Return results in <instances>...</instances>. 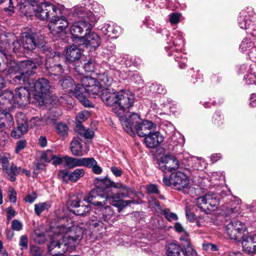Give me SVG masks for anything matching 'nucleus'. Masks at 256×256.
I'll use <instances>...</instances> for the list:
<instances>
[{
	"mask_svg": "<svg viewBox=\"0 0 256 256\" xmlns=\"http://www.w3.org/2000/svg\"><path fill=\"white\" fill-rule=\"evenodd\" d=\"M95 188L87 197V202L95 206L105 205L106 202L118 208L120 212L122 208L133 203L132 200H123L128 196L130 189L122 182H114L108 177L94 180Z\"/></svg>",
	"mask_w": 256,
	"mask_h": 256,
	"instance_id": "f257e3e1",
	"label": "nucleus"
},
{
	"mask_svg": "<svg viewBox=\"0 0 256 256\" xmlns=\"http://www.w3.org/2000/svg\"><path fill=\"white\" fill-rule=\"evenodd\" d=\"M54 237L48 246L52 254L72 252L79 244L84 234L82 227L74 224L72 219L63 217L56 226H51Z\"/></svg>",
	"mask_w": 256,
	"mask_h": 256,
	"instance_id": "f03ea898",
	"label": "nucleus"
},
{
	"mask_svg": "<svg viewBox=\"0 0 256 256\" xmlns=\"http://www.w3.org/2000/svg\"><path fill=\"white\" fill-rule=\"evenodd\" d=\"M103 8L96 2H90L84 0V2L74 8L73 16L80 20L73 23L70 28V32L76 37H78L85 32L86 34L90 31L98 21Z\"/></svg>",
	"mask_w": 256,
	"mask_h": 256,
	"instance_id": "7ed1b4c3",
	"label": "nucleus"
},
{
	"mask_svg": "<svg viewBox=\"0 0 256 256\" xmlns=\"http://www.w3.org/2000/svg\"><path fill=\"white\" fill-rule=\"evenodd\" d=\"M21 44L23 48L27 50H32L36 48H39L44 53L48 58H54L56 52L52 50L42 36H40L36 33L24 34L21 38Z\"/></svg>",
	"mask_w": 256,
	"mask_h": 256,
	"instance_id": "20e7f679",
	"label": "nucleus"
},
{
	"mask_svg": "<svg viewBox=\"0 0 256 256\" xmlns=\"http://www.w3.org/2000/svg\"><path fill=\"white\" fill-rule=\"evenodd\" d=\"M183 42L182 33L176 30L174 33V36H170L168 38L167 46H165V50L168 55L174 56L175 60L180 63L179 66L182 69L185 68L186 63L187 62L186 58L178 51Z\"/></svg>",
	"mask_w": 256,
	"mask_h": 256,
	"instance_id": "39448f33",
	"label": "nucleus"
},
{
	"mask_svg": "<svg viewBox=\"0 0 256 256\" xmlns=\"http://www.w3.org/2000/svg\"><path fill=\"white\" fill-rule=\"evenodd\" d=\"M162 182L166 186H173L177 190H182L188 188L189 180L188 176L180 171L172 172L169 178L164 175Z\"/></svg>",
	"mask_w": 256,
	"mask_h": 256,
	"instance_id": "423d86ee",
	"label": "nucleus"
},
{
	"mask_svg": "<svg viewBox=\"0 0 256 256\" xmlns=\"http://www.w3.org/2000/svg\"><path fill=\"white\" fill-rule=\"evenodd\" d=\"M218 202L217 195L212 192L207 193L196 200V204L198 208L201 211L207 214L214 210L217 208Z\"/></svg>",
	"mask_w": 256,
	"mask_h": 256,
	"instance_id": "0eeeda50",
	"label": "nucleus"
},
{
	"mask_svg": "<svg viewBox=\"0 0 256 256\" xmlns=\"http://www.w3.org/2000/svg\"><path fill=\"white\" fill-rule=\"evenodd\" d=\"M124 130L130 136H134L135 132L142 120L136 113L126 112L124 114L118 116Z\"/></svg>",
	"mask_w": 256,
	"mask_h": 256,
	"instance_id": "6e6552de",
	"label": "nucleus"
},
{
	"mask_svg": "<svg viewBox=\"0 0 256 256\" xmlns=\"http://www.w3.org/2000/svg\"><path fill=\"white\" fill-rule=\"evenodd\" d=\"M134 97L128 91L120 92L118 104L112 108V112L118 116L124 114L133 106Z\"/></svg>",
	"mask_w": 256,
	"mask_h": 256,
	"instance_id": "1a4fd4ad",
	"label": "nucleus"
},
{
	"mask_svg": "<svg viewBox=\"0 0 256 256\" xmlns=\"http://www.w3.org/2000/svg\"><path fill=\"white\" fill-rule=\"evenodd\" d=\"M77 79L80 80V84H77V89L84 90V94H88L90 96L95 97L102 87L98 80L94 78L88 76H84L83 74H80Z\"/></svg>",
	"mask_w": 256,
	"mask_h": 256,
	"instance_id": "9d476101",
	"label": "nucleus"
},
{
	"mask_svg": "<svg viewBox=\"0 0 256 256\" xmlns=\"http://www.w3.org/2000/svg\"><path fill=\"white\" fill-rule=\"evenodd\" d=\"M84 200L87 202V204H84L76 196H72L68 202L70 210L78 216H83L88 213L90 210V206L86 200L87 198Z\"/></svg>",
	"mask_w": 256,
	"mask_h": 256,
	"instance_id": "9b49d317",
	"label": "nucleus"
},
{
	"mask_svg": "<svg viewBox=\"0 0 256 256\" xmlns=\"http://www.w3.org/2000/svg\"><path fill=\"white\" fill-rule=\"evenodd\" d=\"M68 25V22L66 18L63 16H52V19L48 24L49 29L54 36H59L61 34L65 33L66 28Z\"/></svg>",
	"mask_w": 256,
	"mask_h": 256,
	"instance_id": "f8f14e48",
	"label": "nucleus"
},
{
	"mask_svg": "<svg viewBox=\"0 0 256 256\" xmlns=\"http://www.w3.org/2000/svg\"><path fill=\"white\" fill-rule=\"evenodd\" d=\"M57 8L48 2H42L36 6L34 11L36 17L42 20L48 19L50 15L54 16Z\"/></svg>",
	"mask_w": 256,
	"mask_h": 256,
	"instance_id": "ddd939ff",
	"label": "nucleus"
},
{
	"mask_svg": "<svg viewBox=\"0 0 256 256\" xmlns=\"http://www.w3.org/2000/svg\"><path fill=\"white\" fill-rule=\"evenodd\" d=\"M254 20L253 16H250L246 12L243 11L240 13L238 21V24L241 28L248 30L251 27L252 30H249L248 32L252 36L256 38V22L254 23Z\"/></svg>",
	"mask_w": 256,
	"mask_h": 256,
	"instance_id": "4468645a",
	"label": "nucleus"
},
{
	"mask_svg": "<svg viewBox=\"0 0 256 256\" xmlns=\"http://www.w3.org/2000/svg\"><path fill=\"white\" fill-rule=\"evenodd\" d=\"M246 230L244 224L237 220H234L228 224L226 227V231L231 239L238 240L242 234Z\"/></svg>",
	"mask_w": 256,
	"mask_h": 256,
	"instance_id": "2eb2a0df",
	"label": "nucleus"
},
{
	"mask_svg": "<svg viewBox=\"0 0 256 256\" xmlns=\"http://www.w3.org/2000/svg\"><path fill=\"white\" fill-rule=\"evenodd\" d=\"M158 166L165 173L172 172L178 168L179 162L175 156L166 155L161 158Z\"/></svg>",
	"mask_w": 256,
	"mask_h": 256,
	"instance_id": "dca6fc26",
	"label": "nucleus"
},
{
	"mask_svg": "<svg viewBox=\"0 0 256 256\" xmlns=\"http://www.w3.org/2000/svg\"><path fill=\"white\" fill-rule=\"evenodd\" d=\"M80 40L84 44L91 50H96L102 42L100 36L93 32H88L84 36H80Z\"/></svg>",
	"mask_w": 256,
	"mask_h": 256,
	"instance_id": "f3484780",
	"label": "nucleus"
},
{
	"mask_svg": "<svg viewBox=\"0 0 256 256\" xmlns=\"http://www.w3.org/2000/svg\"><path fill=\"white\" fill-rule=\"evenodd\" d=\"M120 92L112 88H104L100 94L102 102L107 106L115 107L118 104Z\"/></svg>",
	"mask_w": 256,
	"mask_h": 256,
	"instance_id": "a211bd4d",
	"label": "nucleus"
},
{
	"mask_svg": "<svg viewBox=\"0 0 256 256\" xmlns=\"http://www.w3.org/2000/svg\"><path fill=\"white\" fill-rule=\"evenodd\" d=\"M14 96L16 104L22 106L30 103V94L25 87L20 86L16 88Z\"/></svg>",
	"mask_w": 256,
	"mask_h": 256,
	"instance_id": "6ab92c4d",
	"label": "nucleus"
},
{
	"mask_svg": "<svg viewBox=\"0 0 256 256\" xmlns=\"http://www.w3.org/2000/svg\"><path fill=\"white\" fill-rule=\"evenodd\" d=\"M156 124L151 121L142 120L135 132H136L140 137H145L152 132L156 131Z\"/></svg>",
	"mask_w": 256,
	"mask_h": 256,
	"instance_id": "aec40b11",
	"label": "nucleus"
},
{
	"mask_svg": "<svg viewBox=\"0 0 256 256\" xmlns=\"http://www.w3.org/2000/svg\"><path fill=\"white\" fill-rule=\"evenodd\" d=\"M243 250L248 254L256 252V234L242 237Z\"/></svg>",
	"mask_w": 256,
	"mask_h": 256,
	"instance_id": "412c9836",
	"label": "nucleus"
},
{
	"mask_svg": "<svg viewBox=\"0 0 256 256\" xmlns=\"http://www.w3.org/2000/svg\"><path fill=\"white\" fill-rule=\"evenodd\" d=\"M81 56L80 50L76 45H71L66 48V62L68 64L78 62Z\"/></svg>",
	"mask_w": 256,
	"mask_h": 256,
	"instance_id": "4be33fe9",
	"label": "nucleus"
},
{
	"mask_svg": "<svg viewBox=\"0 0 256 256\" xmlns=\"http://www.w3.org/2000/svg\"><path fill=\"white\" fill-rule=\"evenodd\" d=\"M164 140V137L158 131L152 132L145 136L144 142L147 147L154 148L158 146Z\"/></svg>",
	"mask_w": 256,
	"mask_h": 256,
	"instance_id": "5701e85b",
	"label": "nucleus"
},
{
	"mask_svg": "<svg viewBox=\"0 0 256 256\" xmlns=\"http://www.w3.org/2000/svg\"><path fill=\"white\" fill-rule=\"evenodd\" d=\"M50 87L49 81L46 78H39L34 84V90L40 97L43 96L44 94H48L50 92Z\"/></svg>",
	"mask_w": 256,
	"mask_h": 256,
	"instance_id": "b1692460",
	"label": "nucleus"
},
{
	"mask_svg": "<svg viewBox=\"0 0 256 256\" xmlns=\"http://www.w3.org/2000/svg\"><path fill=\"white\" fill-rule=\"evenodd\" d=\"M62 88L68 93L75 95V91L77 90V84H76L74 80L70 76H63L59 81Z\"/></svg>",
	"mask_w": 256,
	"mask_h": 256,
	"instance_id": "393cba45",
	"label": "nucleus"
},
{
	"mask_svg": "<svg viewBox=\"0 0 256 256\" xmlns=\"http://www.w3.org/2000/svg\"><path fill=\"white\" fill-rule=\"evenodd\" d=\"M101 30L104 34L107 35L108 37L116 38L120 33L121 28L116 25L105 24L101 28Z\"/></svg>",
	"mask_w": 256,
	"mask_h": 256,
	"instance_id": "a878e982",
	"label": "nucleus"
},
{
	"mask_svg": "<svg viewBox=\"0 0 256 256\" xmlns=\"http://www.w3.org/2000/svg\"><path fill=\"white\" fill-rule=\"evenodd\" d=\"M104 205L98 206V208H101L100 210L102 212V218L103 220L108 223H111L114 222V220H116V219L115 218L112 208L108 206L102 207Z\"/></svg>",
	"mask_w": 256,
	"mask_h": 256,
	"instance_id": "bb28decb",
	"label": "nucleus"
},
{
	"mask_svg": "<svg viewBox=\"0 0 256 256\" xmlns=\"http://www.w3.org/2000/svg\"><path fill=\"white\" fill-rule=\"evenodd\" d=\"M20 167H17L14 164H12L2 170L6 174L7 178L11 182H14L16 180V176L20 174Z\"/></svg>",
	"mask_w": 256,
	"mask_h": 256,
	"instance_id": "cd10ccee",
	"label": "nucleus"
},
{
	"mask_svg": "<svg viewBox=\"0 0 256 256\" xmlns=\"http://www.w3.org/2000/svg\"><path fill=\"white\" fill-rule=\"evenodd\" d=\"M166 254L168 256H185L182 248L176 243H170L166 246Z\"/></svg>",
	"mask_w": 256,
	"mask_h": 256,
	"instance_id": "c85d7f7f",
	"label": "nucleus"
},
{
	"mask_svg": "<svg viewBox=\"0 0 256 256\" xmlns=\"http://www.w3.org/2000/svg\"><path fill=\"white\" fill-rule=\"evenodd\" d=\"M43 58L39 56H36V58H32L31 60H28L23 62L22 66H25L26 69L32 70L33 73V70L36 68L37 66H40L42 64Z\"/></svg>",
	"mask_w": 256,
	"mask_h": 256,
	"instance_id": "c756f323",
	"label": "nucleus"
},
{
	"mask_svg": "<svg viewBox=\"0 0 256 256\" xmlns=\"http://www.w3.org/2000/svg\"><path fill=\"white\" fill-rule=\"evenodd\" d=\"M61 114L58 110L55 109L51 110L44 116L46 125L54 124L58 120Z\"/></svg>",
	"mask_w": 256,
	"mask_h": 256,
	"instance_id": "7c9ffc66",
	"label": "nucleus"
},
{
	"mask_svg": "<svg viewBox=\"0 0 256 256\" xmlns=\"http://www.w3.org/2000/svg\"><path fill=\"white\" fill-rule=\"evenodd\" d=\"M2 124L1 128H10L14 124V120L12 115L8 112H5L2 110Z\"/></svg>",
	"mask_w": 256,
	"mask_h": 256,
	"instance_id": "2f4dec72",
	"label": "nucleus"
},
{
	"mask_svg": "<svg viewBox=\"0 0 256 256\" xmlns=\"http://www.w3.org/2000/svg\"><path fill=\"white\" fill-rule=\"evenodd\" d=\"M0 100L4 104H16L14 92L9 90H4L0 93Z\"/></svg>",
	"mask_w": 256,
	"mask_h": 256,
	"instance_id": "473e14b6",
	"label": "nucleus"
},
{
	"mask_svg": "<svg viewBox=\"0 0 256 256\" xmlns=\"http://www.w3.org/2000/svg\"><path fill=\"white\" fill-rule=\"evenodd\" d=\"M97 80L100 84L102 88L103 87H108L111 86L113 79L109 76L108 72L100 74L97 78Z\"/></svg>",
	"mask_w": 256,
	"mask_h": 256,
	"instance_id": "72a5a7b5",
	"label": "nucleus"
},
{
	"mask_svg": "<svg viewBox=\"0 0 256 256\" xmlns=\"http://www.w3.org/2000/svg\"><path fill=\"white\" fill-rule=\"evenodd\" d=\"M70 150L72 154L75 156H82L84 154L82 150V145L77 138H74L71 142Z\"/></svg>",
	"mask_w": 256,
	"mask_h": 256,
	"instance_id": "f704fd0d",
	"label": "nucleus"
},
{
	"mask_svg": "<svg viewBox=\"0 0 256 256\" xmlns=\"http://www.w3.org/2000/svg\"><path fill=\"white\" fill-rule=\"evenodd\" d=\"M74 96L80 100V102L86 107H93L92 104L86 98V94H84V90L81 88L80 90H76L75 91Z\"/></svg>",
	"mask_w": 256,
	"mask_h": 256,
	"instance_id": "c9c22d12",
	"label": "nucleus"
},
{
	"mask_svg": "<svg viewBox=\"0 0 256 256\" xmlns=\"http://www.w3.org/2000/svg\"><path fill=\"white\" fill-rule=\"evenodd\" d=\"M46 125L44 118L39 116H34L31 118L29 121V126L31 128H34L36 130L40 129L41 128Z\"/></svg>",
	"mask_w": 256,
	"mask_h": 256,
	"instance_id": "e433bc0d",
	"label": "nucleus"
},
{
	"mask_svg": "<svg viewBox=\"0 0 256 256\" xmlns=\"http://www.w3.org/2000/svg\"><path fill=\"white\" fill-rule=\"evenodd\" d=\"M32 74V71L29 70L27 69L26 72H23L14 77L12 78V82L15 84H21L22 82L24 83L28 81V76Z\"/></svg>",
	"mask_w": 256,
	"mask_h": 256,
	"instance_id": "4c0bfd02",
	"label": "nucleus"
},
{
	"mask_svg": "<svg viewBox=\"0 0 256 256\" xmlns=\"http://www.w3.org/2000/svg\"><path fill=\"white\" fill-rule=\"evenodd\" d=\"M64 166L68 168L80 166V158H74L67 156H64Z\"/></svg>",
	"mask_w": 256,
	"mask_h": 256,
	"instance_id": "58836bf2",
	"label": "nucleus"
},
{
	"mask_svg": "<svg viewBox=\"0 0 256 256\" xmlns=\"http://www.w3.org/2000/svg\"><path fill=\"white\" fill-rule=\"evenodd\" d=\"M253 46L252 42L250 39L245 38L242 40L239 48L241 52H244L248 50L251 48V52L253 50V53H254V51H256V48H254Z\"/></svg>",
	"mask_w": 256,
	"mask_h": 256,
	"instance_id": "ea45409f",
	"label": "nucleus"
},
{
	"mask_svg": "<svg viewBox=\"0 0 256 256\" xmlns=\"http://www.w3.org/2000/svg\"><path fill=\"white\" fill-rule=\"evenodd\" d=\"M17 126L20 127H26L28 129V119L25 114L22 112H18L16 116Z\"/></svg>",
	"mask_w": 256,
	"mask_h": 256,
	"instance_id": "a19ab883",
	"label": "nucleus"
},
{
	"mask_svg": "<svg viewBox=\"0 0 256 256\" xmlns=\"http://www.w3.org/2000/svg\"><path fill=\"white\" fill-rule=\"evenodd\" d=\"M50 206L48 202H40L34 205V212L37 216H40V214L45 210H48Z\"/></svg>",
	"mask_w": 256,
	"mask_h": 256,
	"instance_id": "79ce46f5",
	"label": "nucleus"
},
{
	"mask_svg": "<svg viewBox=\"0 0 256 256\" xmlns=\"http://www.w3.org/2000/svg\"><path fill=\"white\" fill-rule=\"evenodd\" d=\"M28 130L26 129V127H20L17 126V128L13 129L12 131L11 136L12 138L18 139L26 134L28 132Z\"/></svg>",
	"mask_w": 256,
	"mask_h": 256,
	"instance_id": "37998d69",
	"label": "nucleus"
},
{
	"mask_svg": "<svg viewBox=\"0 0 256 256\" xmlns=\"http://www.w3.org/2000/svg\"><path fill=\"white\" fill-rule=\"evenodd\" d=\"M56 130L57 133L62 136H64L67 135L68 128V126L62 122H58L56 126Z\"/></svg>",
	"mask_w": 256,
	"mask_h": 256,
	"instance_id": "c03bdc74",
	"label": "nucleus"
},
{
	"mask_svg": "<svg viewBox=\"0 0 256 256\" xmlns=\"http://www.w3.org/2000/svg\"><path fill=\"white\" fill-rule=\"evenodd\" d=\"M84 174V171L82 168H77L70 172V182H76Z\"/></svg>",
	"mask_w": 256,
	"mask_h": 256,
	"instance_id": "a18cd8bd",
	"label": "nucleus"
},
{
	"mask_svg": "<svg viewBox=\"0 0 256 256\" xmlns=\"http://www.w3.org/2000/svg\"><path fill=\"white\" fill-rule=\"evenodd\" d=\"M96 160L93 158H80V166H84L91 168L94 164H96Z\"/></svg>",
	"mask_w": 256,
	"mask_h": 256,
	"instance_id": "49530a36",
	"label": "nucleus"
},
{
	"mask_svg": "<svg viewBox=\"0 0 256 256\" xmlns=\"http://www.w3.org/2000/svg\"><path fill=\"white\" fill-rule=\"evenodd\" d=\"M10 160V155L8 153L0 154V162L2 164V170L10 165L8 163Z\"/></svg>",
	"mask_w": 256,
	"mask_h": 256,
	"instance_id": "de8ad7c7",
	"label": "nucleus"
},
{
	"mask_svg": "<svg viewBox=\"0 0 256 256\" xmlns=\"http://www.w3.org/2000/svg\"><path fill=\"white\" fill-rule=\"evenodd\" d=\"M202 160V158H201L194 157L188 161L189 164L192 165V168L193 170H200L202 168L200 166Z\"/></svg>",
	"mask_w": 256,
	"mask_h": 256,
	"instance_id": "09e8293b",
	"label": "nucleus"
},
{
	"mask_svg": "<svg viewBox=\"0 0 256 256\" xmlns=\"http://www.w3.org/2000/svg\"><path fill=\"white\" fill-rule=\"evenodd\" d=\"M147 190L148 192V193H150V194H158V198L161 200L164 199V196L163 195L160 194L158 187L156 184H149L147 186Z\"/></svg>",
	"mask_w": 256,
	"mask_h": 256,
	"instance_id": "8fccbe9b",
	"label": "nucleus"
},
{
	"mask_svg": "<svg viewBox=\"0 0 256 256\" xmlns=\"http://www.w3.org/2000/svg\"><path fill=\"white\" fill-rule=\"evenodd\" d=\"M58 176L66 182L70 181V172H69L67 170H60L58 173Z\"/></svg>",
	"mask_w": 256,
	"mask_h": 256,
	"instance_id": "3c124183",
	"label": "nucleus"
},
{
	"mask_svg": "<svg viewBox=\"0 0 256 256\" xmlns=\"http://www.w3.org/2000/svg\"><path fill=\"white\" fill-rule=\"evenodd\" d=\"M48 70L49 72L51 73V74L55 76L59 75L63 72L62 66L60 64H55L52 66H50Z\"/></svg>",
	"mask_w": 256,
	"mask_h": 256,
	"instance_id": "603ef678",
	"label": "nucleus"
},
{
	"mask_svg": "<svg viewBox=\"0 0 256 256\" xmlns=\"http://www.w3.org/2000/svg\"><path fill=\"white\" fill-rule=\"evenodd\" d=\"M90 116V112L87 110H84L78 113L76 116V122H82L86 120Z\"/></svg>",
	"mask_w": 256,
	"mask_h": 256,
	"instance_id": "864d4df0",
	"label": "nucleus"
},
{
	"mask_svg": "<svg viewBox=\"0 0 256 256\" xmlns=\"http://www.w3.org/2000/svg\"><path fill=\"white\" fill-rule=\"evenodd\" d=\"M163 214L168 221L176 220L178 219L176 214L174 212H170L168 208L164 210Z\"/></svg>",
	"mask_w": 256,
	"mask_h": 256,
	"instance_id": "5fc2aeb1",
	"label": "nucleus"
},
{
	"mask_svg": "<svg viewBox=\"0 0 256 256\" xmlns=\"http://www.w3.org/2000/svg\"><path fill=\"white\" fill-rule=\"evenodd\" d=\"M8 195L10 201L15 203L16 201V192L13 187L10 186L8 190Z\"/></svg>",
	"mask_w": 256,
	"mask_h": 256,
	"instance_id": "6e6d98bb",
	"label": "nucleus"
},
{
	"mask_svg": "<svg viewBox=\"0 0 256 256\" xmlns=\"http://www.w3.org/2000/svg\"><path fill=\"white\" fill-rule=\"evenodd\" d=\"M82 66L86 72H93L94 70V63L92 59H90L84 64Z\"/></svg>",
	"mask_w": 256,
	"mask_h": 256,
	"instance_id": "4d7b16f0",
	"label": "nucleus"
},
{
	"mask_svg": "<svg viewBox=\"0 0 256 256\" xmlns=\"http://www.w3.org/2000/svg\"><path fill=\"white\" fill-rule=\"evenodd\" d=\"M223 118L221 116L220 112H216L212 117V122L217 126H220L223 124Z\"/></svg>",
	"mask_w": 256,
	"mask_h": 256,
	"instance_id": "13d9d810",
	"label": "nucleus"
},
{
	"mask_svg": "<svg viewBox=\"0 0 256 256\" xmlns=\"http://www.w3.org/2000/svg\"><path fill=\"white\" fill-rule=\"evenodd\" d=\"M30 254L32 256H42V250L39 246L32 245L30 246Z\"/></svg>",
	"mask_w": 256,
	"mask_h": 256,
	"instance_id": "bf43d9fd",
	"label": "nucleus"
},
{
	"mask_svg": "<svg viewBox=\"0 0 256 256\" xmlns=\"http://www.w3.org/2000/svg\"><path fill=\"white\" fill-rule=\"evenodd\" d=\"M19 246L21 250H26L28 248V238L24 234L22 235L20 238Z\"/></svg>",
	"mask_w": 256,
	"mask_h": 256,
	"instance_id": "052dcab7",
	"label": "nucleus"
},
{
	"mask_svg": "<svg viewBox=\"0 0 256 256\" xmlns=\"http://www.w3.org/2000/svg\"><path fill=\"white\" fill-rule=\"evenodd\" d=\"M53 152L50 150H47L44 152L41 156V160L46 162H50L52 158Z\"/></svg>",
	"mask_w": 256,
	"mask_h": 256,
	"instance_id": "680f3d73",
	"label": "nucleus"
},
{
	"mask_svg": "<svg viewBox=\"0 0 256 256\" xmlns=\"http://www.w3.org/2000/svg\"><path fill=\"white\" fill-rule=\"evenodd\" d=\"M246 82L248 84H256V75L254 73L250 72L244 76Z\"/></svg>",
	"mask_w": 256,
	"mask_h": 256,
	"instance_id": "e2e57ef3",
	"label": "nucleus"
},
{
	"mask_svg": "<svg viewBox=\"0 0 256 256\" xmlns=\"http://www.w3.org/2000/svg\"><path fill=\"white\" fill-rule=\"evenodd\" d=\"M72 98L67 94H63L62 96L58 98V103L60 104H65L70 102Z\"/></svg>",
	"mask_w": 256,
	"mask_h": 256,
	"instance_id": "0e129e2a",
	"label": "nucleus"
},
{
	"mask_svg": "<svg viewBox=\"0 0 256 256\" xmlns=\"http://www.w3.org/2000/svg\"><path fill=\"white\" fill-rule=\"evenodd\" d=\"M169 21L172 24H176L179 22L180 14L178 13L173 12L169 16Z\"/></svg>",
	"mask_w": 256,
	"mask_h": 256,
	"instance_id": "69168bd1",
	"label": "nucleus"
},
{
	"mask_svg": "<svg viewBox=\"0 0 256 256\" xmlns=\"http://www.w3.org/2000/svg\"><path fill=\"white\" fill-rule=\"evenodd\" d=\"M52 160L54 165H60L64 162V156L62 157L60 156H56L53 154Z\"/></svg>",
	"mask_w": 256,
	"mask_h": 256,
	"instance_id": "338daca9",
	"label": "nucleus"
},
{
	"mask_svg": "<svg viewBox=\"0 0 256 256\" xmlns=\"http://www.w3.org/2000/svg\"><path fill=\"white\" fill-rule=\"evenodd\" d=\"M12 228L14 230L20 231L22 228V224L18 220H14L12 223Z\"/></svg>",
	"mask_w": 256,
	"mask_h": 256,
	"instance_id": "774afa93",
	"label": "nucleus"
}]
</instances>
